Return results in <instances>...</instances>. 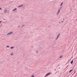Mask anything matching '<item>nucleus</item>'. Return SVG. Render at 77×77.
Segmentation results:
<instances>
[{"label":"nucleus","mask_w":77,"mask_h":77,"mask_svg":"<svg viewBox=\"0 0 77 77\" xmlns=\"http://www.w3.org/2000/svg\"><path fill=\"white\" fill-rule=\"evenodd\" d=\"M13 54H14V53H12L11 54V56H12V55H13Z\"/></svg>","instance_id":"nucleus-14"},{"label":"nucleus","mask_w":77,"mask_h":77,"mask_svg":"<svg viewBox=\"0 0 77 77\" xmlns=\"http://www.w3.org/2000/svg\"><path fill=\"white\" fill-rule=\"evenodd\" d=\"M60 8L58 10V11L57 12V15H58V14H59V13H60Z\"/></svg>","instance_id":"nucleus-2"},{"label":"nucleus","mask_w":77,"mask_h":77,"mask_svg":"<svg viewBox=\"0 0 77 77\" xmlns=\"http://www.w3.org/2000/svg\"><path fill=\"white\" fill-rule=\"evenodd\" d=\"M58 38H59L58 37H57L56 38V40H57L58 39Z\"/></svg>","instance_id":"nucleus-11"},{"label":"nucleus","mask_w":77,"mask_h":77,"mask_svg":"<svg viewBox=\"0 0 77 77\" xmlns=\"http://www.w3.org/2000/svg\"><path fill=\"white\" fill-rule=\"evenodd\" d=\"M59 36H60V34H58V35H57V37H59Z\"/></svg>","instance_id":"nucleus-8"},{"label":"nucleus","mask_w":77,"mask_h":77,"mask_svg":"<svg viewBox=\"0 0 77 77\" xmlns=\"http://www.w3.org/2000/svg\"><path fill=\"white\" fill-rule=\"evenodd\" d=\"M58 38H59L58 37H57L56 38V40H57L58 39Z\"/></svg>","instance_id":"nucleus-12"},{"label":"nucleus","mask_w":77,"mask_h":77,"mask_svg":"<svg viewBox=\"0 0 77 77\" xmlns=\"http://www.w3.org/2000/svg\"><path fill=\"white\" fill-rule=\"evenodd\" d=\"M50 74H51V73H48L45 76V77H47V76H48V75H50Z\"/></svg>","instance_id":"nucleus-3"},{"label":"nucleus","mask_w":77,"mask_h":77,"mask_svg":"<svg viewBox=\"0 0 77 77\" xmlns=\"http://www.w3.org/2000/svg\"><path fill=\"white\" fill-rule=\"evenodd\" d=\"M6 48H9V46H6Z\"/></svg>","instance_id":"nucleus-10"},{"label":"nucleus","mask_w":77,"mask_h":77,"mask_svg":"<svg viewBox=\"0 0 77 77\" xmlns=\"http://www.w3.org/2000/svg\"><path fill=\"white\" fill-rule=\"evenodd\" d=\"M63 5V3H61V4L60 5V6H62Z\"/></svg>","instance_id":"nucleus-17"},{"label":"nucleus","mask_w":77,"mask_h":77,"mask_svg":"<svg viewBox=\"0 0 77 77\" xmlns=\"http://www.w3.org/2000/svg\"><path fill=\"white\" fill-rule=\"evenodd\" d=\"M35 76L33 75H32V76H31V77H34Z\"/></svg>","instance_id":"nucleus-13"},{"label":"nucleus","mask_w":77,"mask_h":77,"mask_svg":"<svg viewBox=\"0 0 77 77\" xmlns=\"http://www.w3.org/2000/svg\"><path fill=\"white\" fill-rule=\"evenodd\" d=\"M73 62H74V60H72L70 62V63H71V64H72Z\"/></svg>","instance_id":"nucleus-5"},{"label":"nucleus","mask_w":77,"mask_h":77,"mask_svg":"<svg viewBox=\"0 0 77 77\" xmlns=\"http://www.w3.org/2000/svg\"><path fill=\"white\" fill-rule=\"evenodd\" d=\"M0 10H2V8H0Z\"/></svg>","instance_id":"nucleus-19"},{"label":"nucleus","mask_w":77,"mask_h":77,"mask_svg":"<svg viewBox=\"0 0 77 77\" xmlns=\"http://www.w3.org/2000/svg\"><path fill=\"white\" fill-rule=\"evenodd\" d=\"M14 48V47H11L10 48H11V49H13V48Z\"/></svg>","instance_id":"nucleus-15"},{"label":"nucleus","mask_w":77,"mask_h":77,"mask_svg":"<svg viewBox=\"0 0 77 77\" xmlns=\"http://www.w3.org/2000/svg\"><path fill=\"white\" fill-rule=\"evenodd\" d=\"M36 53H38V51L37 50V51H36Z\"/></svg>","instance_id":"nucleus-9"},{"label":"nucleus","mask_w":77,"mask_h":77,"mask_svg":"<svg viewBox=\"0 0 77 77\" xmlns=\"http://www.w3.org/2000/svg\"><path fill=\"white\" fill-rule=\"evenodd\" d=\"M12 33H13V32H10L8 33L7 34V35H11V34H12Z\"/></svg>","instance_id":"nucleus-1"},{"label":"nucleus","mask_w":77,"mask_h":77,"mask_svg":"<svg viewBox=\"0 0 77 77\" xmlns=\"http://www.w3.org/2000/svg\"><path fill=\"white\" fill-rule=\"evenodd\" d=\"M61 57H62V56H61L60 57V58H61Z\"/></svg>","instance_id":"nucleus-18"},{"label":"nucleus","mask_w":77,"mask_h":77,"mask_svg":"<svg viewBox=\"0 0 77 77\" xmlns=\"http://www.w3.org/2000/svg\"><path fill=\"white\" fill-rule=\"evenodd\" d=\"M74 73H75V72H74Z\"/></svg>","instance_id":"nucleus-20"},{"label":"nucleus","mask_w":77,"mask_h":77,"mask_svg":"<svg viewBox=\"0 0 77 77\" xmlns=\"http://www.w3.org/2000/svg\"><path fill=\"white\" fill-rule=\"evenodd\" d=\"M4 12H5V13H7V12H8V10L6 9H5L4 11Z\"/></svg>","instance_id":"nucleus-4"},{"label":"nucleus","mask_w":77,"mask_h":77,"mask_svg":"<svg viewBox=\"0 0 77 77\" xmlns=\"http://www.w3.org/2000/svg\"><path fill=\"white\" fill-rule=\"evenodd\" d=\"M17 8H16L14 9L13 10V11H16V10H17Z\"/></svg>","instance_id":"nucleus-6"},{"label":"nucleus","mask_w":77,"mask_h":77,"mask_svg":"<svg viewBox=\"0 0 77 77\" xmlns=\"http://www.w3.org/2000/svg\"><path fill=\"white\" fill-rule=\"evenodd\" d=\"M72 71H73V70H70V71H69V73H70L71 72H72Z\"/></svg>","instance_id":"nucleus-7"},{"label":"nucleus","mask_w":77,"mask_h":77,"mask_svg":"<svg viewBox=\"0 0 77 77\" xmlns=\"http://www.w3.org/2000/svg\"><path fill=\"white\" fill-rule=\"evenodd\" d=\"M22 6H23V5H20L18 6V7H19V8H20V7H21Z\"/></svg>","instance_id":"nucleus-16"}]
</instances>
